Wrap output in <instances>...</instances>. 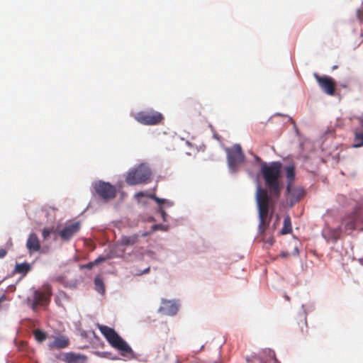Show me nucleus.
I'll return each mask as SVG.
<instances>
[{"instance_id": "21", "label": "nucleus", "mask_w": 363, "mask_h": 363, "mask_svg": "<svg viewBox=\"0 0 363 363\" xmlns=\"http://www.w3.org/2000/svg\"><path fill=\"white\" fill-rule=\"evenodd\" d=\"M292 231L291 221L289 216H286L284 219V225L281 229V234L286 235Z\"/></svg>"}, {"instance_id": "5", "label": "nucleus", "mask_w": 363, "mask_h": 363, "mask_svg": "<svg viewBox=\"0 0 363 363\" xmlns=\"http://www.w3.org/2000/svg\"><path fill=\"white\" fill-rule=\"evenodd\" d=\"M133 117L138 123L145 125H158L164 120L163 115L153 109L139 111Z\"/></svg>"}, {"instance_id": "16", "label": "nucleus", "mask_w": 363, "mask_h": 363, "mask_svg": "<svg viewBox=\"0 0 363 363\" xmlns=\"http://www.w3.org/2000/svg\"><path fill=\"white\" fill-rule=\"evenodd\" d=\"M342 226L336 228H328L326 231L328 239L335 242L341 236Z\"/></svg>"}, {"instance_id": "7", "label": "nucleus", "mask_w": 363, "mask_h": 363, "mask_svg": "<svg viewBox=\"0 0 363 363\" xmlns=\"http://www.w3.org/2000/svg\"><path fill=\"white\" fill-rule=\"evenodd\" d=\"M51 295V289L48 287L43 291L35 290L33 298H28L27 301L30 304L31 308L36 311L38 306H43L50 302Z\"/></svg>"}, {"instance_id": "25", "label": "nucleus", "mask_w": 363, "mask_h": 363, "mask_svg": "<svg viewBox=\"0 0 363 363\" xmlns=\"http://www.w3.org/2000/svg\"><path fill=\"white\" fill-rule=\"evenodd\" d=\"M35 340L38 342H43L46 339V334L40 330H35L33 332Z\"/></svg>"}, {"instance_id": "31", "label": "nucleus", "mask_w": 363, "mask_h": 363, "mask_svg": "<svg viewBox=\"0 0 363 363\" xmlns=\"http://www.w3.org/2000/svg\"><path fill=\"white\" fill-rule=\"evenodd\" d=\"M94 266V264H93V262H90L88 264H86L84 266V267L88 269H91Z\"/></svg>"}, {"instance_id": "2", "label": "nucleus", "mask_w": 363, "mask_h": 363, "mask_svg": "<svg viewBox=\"0 0 363 363\" xmlns=\"http://www.w3.org/2000/svg\"><path fill=\"white\" fill-rule=\"evenodd\" d=\"M98 328L111 346L120 351L122 356L133 354L132 348L114 329L104 325H98Z\"/></svg>"}, {"instance_id": "1", "label": "nucleus", "mask_w": 363, "mask_h": 363, "mask_svg": "<svg viewBox=\"0 0 363 363\" xmlns=\"http://www.w3.org/2000/svg\"><path fill=\"white\" fill-rule=\"evenodd\" d=\"M281 164L279 162H273L269 164L264 162L261 164V174L269 191V194L259 184L257 186L256 201L259 212V230L261 233L268 228L271 220L269 209L274 208V199H279L281 194Z\"/></svg>"}, {"instance_id": "10", "label": "nucleus", "mask_w": 363, "mask_h": 363, "mask_svg": "<svg viewBox=\"0 0 363 363\" xmlns=\"http://www.w3.org/2000/svg\"><path fill=\"white\" fill-rule=\"evenodd\" d=\"M320 89L328 95L333 96L335 92V82L330 77L313 74Z\"/></svg>"}, {"instance_id": "20", "label": "nucleus", "mask_w": 363, "mask_h": 363, "mask_svg": "<svg viewBox=\"0 0 363 363\" xmlns=\"http://www.w3.org/2000/svg\"><path fill=\"white\" fill-rule=\"evenodd\" d=\"M68 345L69 340L65 337H59L55 338L52 343V345L57 349L65 348L68 346Z\"/></svg>"}, {"instance_id": "14", "label": "nucleus", "mask_w": 363, "mask_h": 363, "mask_svg": "<svg viewBox=\"0 0 363 363\" xmlns=\"http://www.w3.org/2000/svg\"><path fill=\"white\" fill-rule=\"evenodd\" d=\"M259 355L262 363H279L275 357V352L270 349H264Z\"/></svg>"}, {"instance_id": "17", "label": "nucleus", "mask_w": 363, "mask_h": 363, "mask_svg": "<svg viewBox=\"0 0 363 363\" xmlns=\"http://www.w3.org/2000/svg\"><path fill=\"white\" fill-rule=\"evenodd\" d=\"M30 269V264L28 262L16 263L14 272L16 274H21L23 276H26Z\"/></svg>"}, {"instance_id": "12", "label": "nucleus", "mask_w": 363, "mask_h": 363, "mask_svg": "<svg viewBox=\"0 0 363 363\" xmlns=\"http://www.w3.org/2000/svg\"><path fill=\"white\" fill-rule=\"evenodd\" d=\"M179 310L178 304L172 301L162 300V306L159 308V312L165 315H174Z\"/></svg>"}, {"instance_id": "8", "label": "nucleus", "mask_w": 363, "mask_h": 363, "mask_svg": "<svg viewBox=\"0 0 363 363\" xmlns=\"http://www.w3.org/2000/svg\"><path fill=\"white\" fill-rule=\"evenodd\" d=\"M94 187L96 194L104 201H108L116 197V189L108 182L99 181L95 183Z\"/></svg>"}, {"instance_id": "22", "label": "nucleus", "mask_w": 363, "mask_h": 363, "mask_svg": "<svg viewBox=\"0 0 363 363\" xmlns=\"http://www.w3.org/2000/svg\"><path fill=\"white\" fill-rule=\"evenodd\" d=\"M135 198L137 199H139L141 197L147 196L148 198L154 199L159 204H162V203H164V199L157 198V196H155L153 194L147 195V194H145L143 191L138 192L137 194H135Z\"/></svg>"}, {"instance_id": "33", "label": "nucleus", "mask_w": 363, "mask_h": 363, "mask_svg": "<svg viewBox=\"0 0 363 363\" xmlns=\"http://www.w3.org/2000/svg\"><path fill=\"white\" fill-rule=\"evenodd\" d=\"M55 281L60 283L63 282V277H55Z\"/></svg>"}, {"instance_id": "3", "label": "nucleus", "mask_w": 363, "mask_h": 363, "mask_svg": "<svg viewBox=\"0 0 363 363\" xmlns=\"http://www.w3.org/2000/svg\"><path fill=\"white\" fill-rule=\"evenodd\" d=\"M151 175L152 172L150 167L143 163L128 172L125 182L131 186L146 184L149 182Z\"/></svg>"}, {"instance_id": "29", "label": "nucleus", "mask_w": 363, "mask_h": 363, "mask_svg": "<svg viewBox=\"0 0 363 363\" xmlns=\"http://www.w3.org/2000/svg\"><path fill=\"white\" fill-rule=\"evenodd\" d=\"M6 255H7V250L4 248H1L0 249V259L4 258Z\"/></svg>"}, {"instance_id": "37", "label": "nucleus", "mask_w": 363, "mask_h": 363, "mask_svg": "<svg viewBox=\"0 0 363 363\" xmlns=\"http://www.w3.org/2000/svg\"><path fill=\"white\" fill-rule=\"evenodd\" d=\"M336 68H337V66H334V67H333V69H336Z\"/></svg>"}, {"instance_id": "19", "label": "nucleus", "mask_w": 363, "mask_h": 363, "mask_svg": "<svg viewBox=\"0 0 363 363\" xmlns=\"http://www.w3.org/2000/svg\"><path fill=\"white\" fill-rule=\"evenodd\" d=\"M85 360L83 355L76 354L74 353H67L65 355V361L68 363H77Z\"/></svg>"}, {"instance_id": "11", "label": "nucleus", "mask_w": 363, "mask_h": 363, "mask_svg": "<svg viewBox=\"0 0 363 363\" xmlns=\"http://www.w3.org/2000/svg\"><path fill=\"white\" fill-rule=\"evenodd\" d=\"M286 199L289 201L291 206L300 201L304 196L305 191L301 186H293L292 185H286Z\"/></svg>"}, {"instance_id": "15", "label": "nucleus", "mask_w": 363, "mask_h": 363, "mask_svg": "<svg viewBox=\"0 0 363 363\" xmlns=\"http://www.w3.org/2000/svg\"><path fill=\"white\" fill-rule=\"evenodd\" d=\"M139 240V235L138 234H133L130 236L123 235L121 238L118 242L119 245L123 246H128V245H135Z\"/></svg>"}, {"instance_id": "28", "label": "nucleus", "mask_w": 363, "mask_h": 363, "mask_svg": "<svg viewBox=\"0 0 363 363\" xmlns=\"http://www.w3.org/2000/svg\"><path fill=\"white\" fill-rule=\"evenodd\" d=\"M106 257H99L97 259H96L94 261H93V264L94 266L98 265L99 264L104 262L106 260Z\"/></svg>"}, {"instance_id": "35", "label": "nucleus", "mask_w": 363, "mask_h": 363, "mask_svg": "<svg viewBox=\"0 0 363 363\" xmlns=\"http://www.w3.org/2000/svg\"><path fill=\"white\" fill-rule=\"evenodd\" d=\"M218 352H219V354H220V353H221V345H220L218 347Z\"/></svg>"}, {"instance_id": "34", "label": "nucleus", "mask_w": 363, "mask_h": 363, "mask_svg": "<svg viewBox=\"0 0 363 363\" xmlns=\"http://www.w3.org/2000/svg\"><path fill=\"white\" fill-rule=\"evenodd\" d=\"M151 233H152L151 231H150V232H147H147H144V233H143L141 234V236H142V237H146V236H147V235H150V234H151Z\"/></svg>"}, {"instance_id": "32", "label": "nucleus", "mask_w": 363, "mask_h": 363, "mask_svg": "<svg viewBox=\"0 0 363 363\" xmlns=\"http://www.w3.org/2000/svg\"><path fill=\"white\" fill-rule=\"evenodd\" d=\"M289 254L288 252H281L280 253V255H279V256H280L281 257H282V258H286V257H287L289 256Z\"/></svg>"}, {"instance_id": "13", "label": "nucleus", "mask_w": 363, "mask_h": 363, "mask_svg": "<svg viewBox=\"0 0 363 363\" xmlns=\"http://www.w3.org/2000/svg\"><path fill=\"white\" fill-rule=\"evenodd\" d=\"M26 247L30 255L37 252L40 250V240L35 233H30L26 241Z\"/></svg>"}, {"instance_id": "27", "label": "nucleus", "mask_w": 363, "mask_h": 363, "mask_svg": "<svg viewBox=\"0 0 363 363\" xmlns=\"http://www.w3.org/2000/svg\"><path fill=\"white\" fill-rule=\"evenodd\" d=\"M54 233V228H44L42 231V236L44 240H48L50 234Z\"/></svg>"}, {"instance_id": "9", "label": "nucleus", "mask_w": 363, "mask_h": 363, "mask_svg": "<svg viewBox=\"0 0 363 363\" xmlns=\"http://www.w3.org/2000/svg\"><path fill=\"white\" fill-rule=\"evenodd\" d=\"M80 229L81 223L79 222L68 221L65 223L63 228L58 231V234L62 240L69 241Z\"/></svg>"}, {"instance_id": "23", "label": "nucleus", "mask_w": 363, "mask_h": 363, "mask_svg": "<svg viewBox=\"0 0 363 363\" xmlns=\"http://www.w3.org/2000/svg\"><path fill=\"white\" fill-rule=\"evenodd\" d=\"M94 285H95V289L101 294H104L105 291V286L104 284L103 281L100 279L96 277L94 279Z\"/></svg>"}, {"instance_id": "36", "label": "nucleus", "mask_w": 363, "mask_h": 363, "mask_svg": "<svg viewBox=\"0 0 363 363\" xmlns=\"http://www.w3.org/2000/svg\"><path fill=\"white\" fill-rule=\"evenodd\" d=\"M213 363H222V362L221 361H216Z\"/></svg>"}, {"instance_id": "18", "label": "nucleus", "mask_w": 363, "mask_h": 363, "mask_svg": "<svg viewBox=\"0 0 363 363\" xmlns=\"http://www.w3.org/2000/svg\"><path fill=\"white\" fill-rule=\"evenodd\" d=\"M287 184L292 185L295 180V167L293 164L288 165L285 167Z\"/></svg>"}, {"instance_id": "30", "label": "nucleus", "mask_w": 363, "mask_h": 363, "mask_svg": "<svg viewBox=\"0 0 363 363\" xmlns=\"http://www.w3.org/2000/svg\"><path fill=\"white\" fill-rule=\"evenodd\" d=\"M161 228V225H154L152 226V230H151V232H154L155 230H157Z\"/></svg>"}, {"instance_id": "6", "label": "nucleus", "mask_w": 363, "mask_h": 363, "mask_svg": "<svg viewBox=\"0 0 363 363\" xmlns=\"http://www.w3.org/2000/svg\"><path fill=\"white\" fill-rule=\"evenodd\" d=\"M225 151L229 168L235 172L238 167L242 164L245 160V155L241 146L236 144L230 148H227Z\"/></svg>"}, {"instance_id": "26", "label": "nucleus", "mask_w": 363, "mask_h": 363, "mask_svg": "<svg viewBox=\"0 0 363 363\" xmlns=\"http://www.w3.org/2000/svg\"><path fill=\"white\" fill-rule=\"evenodd\" d=\"M267 228L264 230V231L263 233L259 232V230H258V232H259V233L261 235H262V239L263 242H265V243H267L269 245H270V246H271V245H272L274 244V238H273V237H272V236H269V238H266L264 233H265V231H266V230H267Z\"/></svg>"}, {"instance_id": "24", "label": "nucleus", "mask_w": 363, "mask_h": 363, "mask_svg": "<svg viewBox=\"0 0 363 363\" xmlns=\"http://www.w3.org/2000/svg\"><path fill=\"white\" fill-rule=\"evenodd\" d=\"M363 146V132L357 133L354 135V147H360Z\"/></svg>"}, {"instance_id": "38", "label": "nucleus", "mask_w": 363, "mask_h": 363, "mask_svg": "<svg viewBox=\"0 0 363 363\" xmlns=\"http://www.w3.org/2000/svg\"><path fill=\"white\" fill-rule=\"evenodd\" d=\"M177 363H180L179 361H177Z\"/></svg>"}, {"instance_id": "4", "label": "nucleus", "mask_w": 363, "mask_h": 363, "mask_svg": "<svg viewBox=\"0 0 363 363\" xmlns=\"http://www.w3.org/2000/svg\"><path fill=\"white\" fill-rule=\"evenodd\" d=\"M362 223L363 210L360 207L355 208L353 212L346 215L342 220V226L346 234L354 230Z\"/></svg>"}]
</instances>
